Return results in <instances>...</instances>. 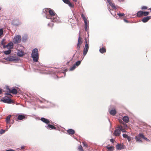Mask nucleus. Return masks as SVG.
Masks as SVG:
<instances>
[{"label": "nucleus", "instance_id": "f257e3e1", "mask_svg": "<svg viewBox=\"0 0 151 151\" xmlns=\"http://www.w3.org/2000/svg\"><path fill=\"white\" fill-rule=\"evenodd\" d=\"M48 9L49 15L46 16V18L50 19L52 22L59 23L60 22L59 17L55 13L52 9Z\"/></svg>", "mask_w": 151, "mask_h": 151}, {"label": "nucleus", "instance_id": "f03ea898", "mask_svg": "<svg viewBox=\"0 0 151 151\" xmlns=\"http://www.w3.org/2000/svg\"><path fill=\"white\" fill-rule=\"evenodd\" d=\"M31 56L34 62H36L38 61L39 59V55L38 50L37 48H35L32 50Z\"/></svg>", "mask_w": 151, "mask_h": 151}, {"label": "nucleus", "instance_id": "7ed1b4c3", "mask_svg": "<svg viewBox=\"0 0 151 151\" xmlns=\"http://www.w3.org/2000/svg\"><path fill=\"white\" fill-rule=\"evenodd\" d=\"M5 60L11 62H16L19 60L17 57L12 56L7 57L5 58Z\"/></svg>", "mask_w": 151, "mask_h": 151}, {"label": "nucleus", "instance_id": "20e7f679", "mask_svg": "<svg viewBox=\"0 0 151 151\" xmlns=\"http://www.w3.org/2000/svg\"><path fill=\"white\" fill-rule=\"evenodd\" d=\"M21 37L20 35H17L15 36L13 40V42L14 44L19 43L21 40Z\"/></svg>", "mask_w": 151, "mask_h": 151}, {"label": "nucleus", "instance_id": "39448f33", "mask_svg": "<svg viewBox=\"0 0 151 151\" xmlns=\"http://www.w3.org/2000/svg\"><path fill=\"white\" fill-rule=\"evenodd\" d=\"M86 44L83 50V55L85 56L87 53L89 49V45L87 43V41L86 40Z\"/></svg>", "mask_w": 151, "mask_h": 151}, {"label": "nucleus", "instance_id": "423d86ee", "mask_svg": "<svg viewBox=\"0 0 151 151\" xmlns=\"http://www.w3.org/2000/svg\"><path fill=\"white\" fill-rule=\"evenodd\" d=\"M1 100L3 102L8 104H11L12 103L11 100L8 97L5 98L3 99H1Z\"/></svg>", "mask_w": 151, "mask_h": 151}, {"label": "nucleus", "instance_id": "0eeeda50", "mask_svg": "<svg viewBox=\"0 0 151 151\" xmlns=\"http://www.w3.org/2000/svg\"><path fill=\"white\" fill-rule=\"evenodd\" d=\"M12 24L14 26H17L21 24V23L19 22V19H16L13 20Z\"/></svg>", "mask_w": 151, "mask_h": 151}, {"label": "nucleus", "instance_id": "6e6552de", "mask_svg": "<svg viewBox=\"0 0 151 151\" xmlns=\"http://www.w3.org/2000/svg\"><path fill=\"white\" fill-rule=\"evenodd\" d=\"M40 120L42 121L43 122L47 124H48L51 123L50 122L49 120L48 119H45L43 117H42L41 118Z\"/></svg>", "mask_w": 151, "mask_h": 151}, {"label": "nucleus", "instance_id": "1a4fd4ad", "mask_svg": "<svg viewBox=\"0 0 151 151\" xmlns=\"http://www.w3.org/2000/svg\"><path fill=\"white\" fill-rule=\"evenodd\" d=\"M151 18V16H147L145 17L142 19V21L143 22L145 23L147 22Z\"/></svg>", "mask_w": 151, "mask_h": 151}, {"label": "nucleus", "instance_id": "9d476101", "mask_svg": "<svg viewBox=\"0 0 151 151\" xmlns=\"http://www.w3.org/2000/svg\"><path fill=\"white\" fill-rule=\"evenodd\" d=\"M46 127L47 129H56V127L50 124H48L47 126H46Z\"/></svg>", "mask_w": 151, "mask_h": 151}, {"label": "nucleus", "instance_id": "9b49d317", "mask_svg": "<svg viewBox=\"0 0 151 151\" xmlns=\"http://www.w3.org/2000/svg\"><path fill=\"white\" fill-rule=\"evenodd\" d=\"M121 133V131L118 129H116L114 132V135L116 136H119Z\"/></svg>", "mask_w": 151, "mask_h": 151}, {"label": "nucleus", "instance_id": "f8f14e48", "mask_svg": "<svg viewBox=\"0 0 151 151\" xmlns=\"http://www.w3.org/2000/svg\"><path fill=\"white\" fill-rule=\"evenodd\" d=\"M9 91L10 93H12L14 94H17V90L15 88H13L11 90L9 89Z\"/></svg>", "mask_w": 151, "mask_h": 151}, {"label": "nucleus", "instance_id": "ddd939ff", "mask_svg": "<svg viewBox=\"0 0 151 151\" xmlns=\"http://www.w3.org/2000/svg\"><path fill=\"white\" fill-rule=\"evenodd\" d=\"M25 118V116H24V115H23L22 114L19 115L18 116L17 120H17H21L24 119Z\"/></svg>", "mask_w": 151, "mask_h": 151}, {"label": "nucleus", "instance_id": "4468645a", "mask_svg": "<svg viewBox=\"0 0 151 151\" xmlns=\"http://www.w3.org/2000/svg\"><path fill=\"white\" fill-rule=\"evenodd\" d=\"M67 132L70 134H73L75 133V131L72 129H70L67 130Z\"/></svg>", "mask_w": 151, "mask_h": 151}, {"label": "nucleus", "instance_id": "2eb2a0df", "mask_svg": "<svg viewBox=\"0 0 151 151\" xmlns=\"http://www.w3.org/2000/svg\"><path fill=\"white\" fill-rule=\"evenodd\" d=\"M122 119L125 122L127 123L129 121V117L127 116H124L123 117Z\"/></svg>", "mask_w": 151, "mask_h": 151}, {"label": "nucleus", "instance_id": "dca6fc26", "mask_svg": "<svg viewBox=\"0 0 151 151\" xmlns=\"http://www.w3.org/2000/svg\"><path fill=\"white\" fill-rule=\"evenodd\" d=\"M109 113L111 115L114 116L116 114V112L115 109H112L109 111Z\"/></svg>", "mask_w": 151, "mask_h": 151}, {"label": "nucleus", "instance_id": "f3484780", "mask_svg": "<svg viewBox=\"0 0 151 151\" xmlns=\"http://www.w3.org/2000/svg\"><path fill=\"white\" fill-rule=\"evenodd\" d=\"M123 146L121 144H118L116 146V149L119 150H121L123 148Z\"/></svg>", "mask_w": 151, "mask_h": 151}, {"label": "nucleus", "instance_id": "a211bd4d", "mask_svg": "<svg viewBox=\"0 0 151 151\" xmlns=\"http://www.w3.org/2000/svg\"><path fill=\"white\" fill-rule=\"evenodd\" d=\"M106 147L108 150L107 151H113L114 150V147L113 146H106Z\"/></svg>", "mask_w": 151, "mask_h": 151}, {"label": "nucleus", "instance_id": "6ab92c4d", "mask_svg": "<svg viewBox=\"0 0 151 151\" xmlns=\"http://www.w3.org/2000/svg\"><path fill=\"white\" fill-rule=\"evenodd\" d=\"M137 16L139 17H141L143 15V11H139L137 13Z\"/></svg>", "mask_w": 151, "mask_h": 151}, {"label": "nucleus", "instance_id": "aec40b11", "mask_svg": "<svg viewBox=\"0 0 151 151\" xmlns=\"http://www.w3.org/2000/svg\"><path fill=\"white\" fill-rule=\"evenodd\" d=\"M17 55L19 57H22L24 55V53L21 51H19L17 53Z\"/></svg>", "mask_w": 151, "mask_h": 151}, {"label": "nucleus", "instance_id": "412c9836", "mask_svg": "<svg viewBox=\"0 0 151 151\" xmlns=\"http://www.w3.org/2000/svg\"><path fill=\"white\" fill-rule=\"evenodd\" d=\"M99 51L101 53H103L106 52V50L104 47H102L100 49Z\"/></svg>", "mask_w": 151, "mask_h": 151}, {"label": "nucleus", "instance_id": "4be33fe9", "mask_svg": "<svg viewBox=\"0 0 151 151\" xmlns=\"http://www.w3.org/2000/svg\"><path fill=\"white\" fill-rule=\"evenodd\" d=\"M11 116V115H9L7 116V118H6V122H7V123H9V122L10 121V119Z\"/></svg>", "mask_w": 151, "mask_h": 151}, {"label": "nucleus", "instance_id": "5701e85b", "mask_svg": "<svg viewBox=\"0 0 151 151\" xmlns=\"http://www.w3.org/2000/svg\"><path fill=\"white\" fill-rule=\"evenodd\" d=\"M140 138L138 137V136H136L135 137V139L138 142H141L142 141L140 139Z\"/></svg>", "mask_w": 151, "mask_h": 151}, {"label": "nucleus", "instance_id": "b1692460", "mask_svg": "<svg viewBox=\"0 0 151 151\" xmlns=\"http://www.w3.org/2000/svg\"><path fill=\"white\" fill-rule=\"evenodd\" d=\"M13 44L12 42L9 43L7 45V46H9L10 48H12L13 47Z\"/></svg>", "mask_w": 151, "mask_h": 151}, {"label": "nucleus", "instance_id": "393cba45", "mask_svg": "<svg viewBox=\"0 0 151 151\" xmlns=\"http://www.w3.org/2000/svg\"><path fill=\"white\" fill-rule=\"evenodd\" d=\"M11 52V50H8L7 51H5L4 52V53L6 55H8L10 54Z\"/></svg>", "mask_w": 151, "mask_h": 151}, {"label": "nucleus", "instance_id": "a878e982", "mask_svg": "<svg viewBox=\"0 0 151 151\" xmlns=\"http://www.w3.org/2000/svg\"><path fill=\"white\" fill-rule=\"evenodd\" d=\"M109 4L111 6L112 8H113V9H116V8L115 6V4L114 3L111 2V3H110Z\"/></svg>", "mask_w": 151, "mask_h": 151}, {"label": "nucleus", "instance_id": "bb28decb", "mask_svg": "<svg viewBox=\"0 0 151 151\" xmlns=\"http://www.w3.org/2000/svg\"><path fill=\"white\" fill-rule=\"evenodd\" d=\"M81 61H78L76 62V63L74 65H75V66H79L81 63Z\"/></svg>", "mask_w": 151, "mask_h": 151}, {"label": "nucleus", "instance_id": "cd10ccee", "mask_svg": "<svg viewBox=\"0 0 151 151\" xmlns=\"http://www.w3.org/2000/svg\"><path fill=\"white\" fill-rule=\"evenodd\" d=\"M138 136L140 139L141 138H143L144 137V135L142 133L139 134Z\"/></svg>", "mask_w": 151, "mask_h": 151}, {"label": "nucleus", "instance_id": "c85d7f7f", "mask_svg": "<svg viewBox=\"0 0 151 151\" xmlns=\"http://www.w3.org/2000/svg\"><path fill=\"white\" fill-rule=\"evenodd\" d=\"M76 66H75V65L74 64V65L72 67H71L69 70L70 71H72L73 70H74L75 68H76Z\"/></svg>", "mask_w": 151, "mask_h": 151}, {"label": "nucleus", "instance_id": "c756f323", "mask_svg": "<svg viewBox=\"0 0 151 151\" xmlns=\"http://www.w3.org/2000/svg\"><path fill=\"white\" fill-rule=\"evenodd\" d=\"M149 13L148 12H143V15H144V16H147L149 14Z\"/></svg>", "mask_w": 151, "mask_h": 151}, {"label": "nucleus", "instance_id": "7c9ffc66", "mask_svg": "<svg viewBox=\"0 0 151 151\" xmlns=\"http://www.w3.org/2000/svg\"><path fill=\"white\" fill-rule=\"evenodd\" d=\"M78 149L79 151H84L81 145L78 147Z\"/></svg>", "mask_w": 151, "mask_h": 151}, {"label": "nucleus", "instance_id": "2f4dec72", "mask_svg": "<svg viewBox=\"0 0 151 151\" xmlns=\"http://www.w3.org/2000/svg\"><path fill=\"white\" fill-rule=\"evenodd\" d=\"M85 31H88V24L87 23L85 24Z\"/></svg>", "mask_w": 151, "mask_h": 151}, {"label": "nucleus", "instance_id": "473e14b6", "mask_svg": "<svg viewBox=\"0 0 151 151\" xmlns=\"http://www.w3.org/2000/svg\"><path fill=\"white\" fill-rule=\"evenodd\" d=\"M67 4H68V6L70 7H74L73 5L70 2V1Z\"/></svg>", "mask_w": 151, "mask_h": 151}, {"label": "nucleus", "instance_id": "72a5a7b5", "mask_svg": "<svg viewBox=\"0 0 151 151\" xmlns=\"http://www.w3.org/2000/svg\"><path fill=\"white\" fill-rule=\"evenodd\" d=\"M117 15L119 16L120 17H121L123 16L124 15V13H119L117 14Z\"/></svg>", "mask_w": 151, "mask_h": 151}, {"label": "nucleus", "instance_id": "f704fd0d", "mask_svg": "<svg viewBox=\"0 0 151 151\" xmlns=\"http://www.w3.org/2000/svg\"><path fill=\"white\" fill-rule=\"evenodd\" d=\"M83 20L84 21V23H87V19L85 17H83Z\"/></svg>", "mask_w": 151, "mask_h": 151}, {"label": "nucleus", "instance_id": "c9c22d12", "mask_svg": "<svg viewBox=\"0 0 151 151\" xmlns=\"http://www.w3.org/2000/svg\"><path fill=\"white\" fill-rule=\"evenodd\" d=\"M83 20L84 21V23H87V19L85 17H83Z\"/></svg>", "mask_w": 151, "mask_h": 151}, {"label": "nucleus", "instance_id": "e433bc0d", "mask_svg": "<svg viewBox=\"0 0 151 151\" xmlns=\"http://www.w3.org/2000/svg\"><path fill=\"white\" fill-rule=\"evenodd\" d=\"M48 9H50L49 8H45L43 10V12H44L45 13L47 11V10H48Z\"/></svg>", "mask_w": 151, "mask_h": 151}, {"label": "nucleus", "instance_id": "4c0bfd02", "mask_svg": "<svg viewBox=\"0 0 151 151\" xmlns=\"http://www.w3.org/2000/svg\"><path fill=\"white\" fill-rule=\"evenodd\" d=\"M3 33V31L2 29H0V36L2 35Z\"/></svg>", "mask_w": 151, "mask_h": 151}, {"label": "nucleus", "instance_id": "58836bf2", "mask_svg": "<svg viewBox=\"0 0 151 151\" xmlns=\"http://www.w3.org/2000/svg\"><path fill=\"white\" fill-rule=\"evenodd\" d=\"M65 3L67 4L70 1L69 0H62Z\"/></svg>", "mask_w": 151, "mask_h": 151}, {"label": "nucleus", "instance_id": "ea45409f", "mask_svg": "<svg viewBox=\"0 0 151 151\" xmlns=\"http://www.w3.org/2000/svg\"><path fill=\"white\" fill-rule=\"evenodd\" d=\"M122 136L124 137L125 138H127V137H128V135L126 134H123Z\"/></svg>", "mask_w": 151, "mask_h": 151}, {"label": "nucleus", "instance_id": "a19ab883", "mask_svg": "<svg viewBox=\"0 0 151 151\" xmlns=\"http://www.w3.org/2000/svg\"><path fill=\"white\" fill-rule=\"evenodd\" d=\"M83 144V146L85 147L86 148L87 147V145L85 143H84V142L82 143Z\"/></svg>", "mask_w": 151, "mask_h": 151}, {"label": "nucleus", "instance_id": "79ce46f5", "mask_svg": "<svg viewBox=\"0 0 151 151\" xmlns=\"http://www.w3.org/2000/svg\"><path fill=\"white\" fill-rule=\"evenodd\" d=\"M81 39L80 38V36H79L78 43L79 44H81Z\"/></svg>", "mask_w": 151, "mask_h": 151}, {"label": "nucleus", "instance_id": "37998d69", "mask_svg": "<svg viewBox=\"0 0 151 151\" xmlns=\"http://www.w3.org/2000/svg\"><path fill=\"white\" fill-rule=\"evenodd\" d=\"M5 131L4 130L1 129L0 130V134H2L4 133Z\"/></svg>", "mask_w": 151, "mask_h": 151}, {"label": "nucleus", "instance_id": "c03bdc74", "mask_svg": "<svg viewBox=\"0 0 151 151\" xmlns=\"http://www.w3.org/2000/svg\"><path fill=\"white\" fill-rule=\"evenodd\" d=\"M118 129L121 130L122 129H123V127L121 125L119 126L118 127Z\"/></svg>", "mask_w": 151, "mask_h": 151}, {"label": "nucleus", "instance_id": "a18cd8bd", "mask_svg": "<svg viewBox=\"0 0 151 151\" xmlns=\"http://www.w3.org/2000/svg\"><path fill=\"white\" fill-rule=\"evenodd\" d=\"M147 9V7L145 6H143L142 7V8H141V9Z\"/></svg>", "mask_w": 151, "mask_h": 151}, {"label": "nucleus", "instance_id": "49530a36", "mask_svg": "<svg viewBox=\"0 0 151 151\" xmlns=\"http://www.w3.org/2000/svg\"><path fill=\"white\" fill-rule=\"evenodd\" d=\"M127 139H128V141L129 142L130 141V140H131V138L129 137V136H128L127 137Z\"/></svg>", "mask_w": 151, "mask_h": 151}, {"label": "nucleus", "instance_id": "de8ad7c7", "mask_svg": "<svg viewBox=\"0 0 151 151\" xmlns=\"http://www.w3.org/2000/svg\"><path fill=\"white\" fill-rule=\"evenodd\" d=\"M80 44L78 43L77 44V47L78 49H79V48H80Z\"/></svg>", "mask_w": 151, "mask_h": 151}, {"label": "nucleus", "instance_id": "09e8293b", "mask_svg": "<svg viewBox=\"0 0 151 151\" xmlns=\"http://www.w3.org/2000/svg\"><path fill=\"white\" fill-rule=\"evenodd\" d=\"M121 131H122V132H126L125 130L124 129H123V128L121 130Z\"/></svg>", "mask_w": 151, "mask_h": 151}, {"label": "nucleus", "instance_id": "8fccbe9b", "mask_svg": "<svg viewBox=\"0 0 151 151\" xmlns=\"http://www.w3.org/2000/svg\"><path fill=\"white\" fill-rule=\"evenodd\" d=\"M143 139H145V140H146L147 141H149V139H147V138H146V137H144V138H143Z\"/></svg>", "mask_w": 151, "mask_h": 151}, {"label": "nucleus", "instance_id": "3c124183", "mask_svg": "<svg viewBox=\"0 0 151 151\" xmlns=\"http://www.w3.org/2000/svg\"><path fill=\"white\" fill-rule=\"evenodd\" d=\"M108 2L109 4L110 3H111L112 1L110 0H106Z\"/></svg>", "mask_w": 151, "mask_h": 151}, {"label": "nucleus", "instance_id": "603ef678", "mask_svg": "<svg viewBox=\"0 0 151 151\" xmlns=\"http://www.w3.org/2000/svg\"><path fill=\"white\" fill-rule=\"evenodd\" d=\"M108 2L109 4L110 3H111L112 1L110 0H106Z\"/></svg>", "mask_w": 151, "mask_h": 151}, {"label": "nucleus", "instance_id": "864d4df0", "mask_svg": "<svg viewBox=\"0 0 151 151\" xmlns=\"http://www.w3.org/2000/svg\"><path fill=\"white\" fill-rule=\"evenodd\" d=\"M24 148V146H21V150L23 149Z\"/></svg>", "mask_w": 151, "mask_h": 151}, {"label": "nucleus", "instance_id": "5fc2aeb1", "mask_svg": "<svg viewBox=\"0 0 151 151\" xmlns=\"http://www.w3.org/2000/svg\"><path fill=\"white\" fill-rule=\"evenodd\" d=\"M6 151H15V150L12 149H10L6 150Z\"/></svg>", "mask_w": 151, "mask_h": 151}, {"label": "nucleus", "instance_id": "6e6d98bb", "mask_svg": "<svg viewBox=\"0 0 151 151\" xmlns=\"http://www.w3.org/2000/svg\"><path fill=\"white\" fill-rule=\"evenodd\" d=\"M110 141L111 142H114V140L113 139H110Z\"/></svg>", "mask_w": 151, "mask_h": 151}, {"label": "nucleus", "instance_id": "4d7b16f0", "mask_svg": "<svg viewBox=\"0 0 151 151\" xmlns=\"http://www.w3.org/2000/svg\"><path fill=\"white\" fill-rule=\"evenodd\" d=\"M123 124L124 125V127H127V125L125 123L124 124V123Z\"/></svg>", "mask_w": 151, "mask_h": 151}, {"label": "nucleus", "instance_id": "13d9d810", "mask_svg": "<svg viewBox=\"0 0 151 151\" xmlns=\"http://www.w3.org/2000/svg\"><path fill=\"white\" fill-rule=\"evenodd\" d=\"M81 17H82V18H83V17H85V16H84V15L82 14L81 15Z\"/></svg>", "mask_w": 151, "mask_h": 151}, {"label": "nucleus", "instance_id": "bf43d9fd", "mask_svg": "<svg viewBox=\"0 0 151 151\" xmlns=\"http://www.w3.org/2000/svg\"><path fill=\"white\" fill-rule=\"evenodd\" d=\"M119 122L120 123H122V124H123L124 123V122H123V121H122V120H120L119 121Z\"/></svg>", "mask_w": 151, "mask_h": 151}, {"label": "nucleus", "instance_id": "052dcab7", "mask_svg": "<svg viewBox=\"0 0 151 151\" xmlns=\"http://www.w3.org/2000/svg\"><path fill=\"white\" fill-rule=\"evenodd\" d=\"M124 20L125 22H127V23L128 22V21L127 20L125 19H124Z\"/></svg>", "mask_w": 151, "mask_h": 151}, {"label": "nucleus", "instance_id": "680f3d73", "mask_svg": "<svg viewBox=\"0 0 151 151\" xmlns=\"http://www.w3.org/2000/svg\"><path fill=\"white\" fill-rule=\"evenodd\" d=\"M2 93V91L0 89V94H1Z\"/></svg>", "mask_w": 151, "mask_h": 151}, {"label": "nucleus", "instance_id": "e2e57ef3", "mask_svg": "<svg viewBox=\"0 0 151 151\" xmlns=\"http://www.w3.org/2000/svg\"><path fill=\"white\" fill-rule=\"evenodd\" d=\"M73 1L76 2L77 1V0H73Z\"/></svg>", "mask_w": 151, "mask_h": 151}, {"label": "nucleus", "instance_id": "0e129e2a", "mask_svg": "<svg viewBox=\"0 0 151 151\" xmlns=\"http://www.w3.org/2000/svg\"><path fill=\"white\" fill-rule=\"evenodd\" d=\"M7 95H10V96H11V94H9V93L7 94Z\"/></svg>", "mask_w": 151, "mask_h": 151}, {"label": "nucleus", "instance_id": "69168bd1", "mask_svg": "<svg viewBox=\"0 0 151 151\" xmlns=\"http://www.w3.org/2000/svg\"><path fill=\"white\" fill-rule=\"evenodd\" d=\"M50 24H49V23L48 24V26H50Z\"/></svg>", "mask_w": 151, "mask_h": 151}, {"label": "nucleus", "instance_id": "338daca9", "mask_svg": "<svg viewBox=\"0 0 151 151\" xmlns=\"http://www.w3.org/2000/svg\"><path fill=\"white\" fill-rule=\"evenodd\" d=\"M52 25H53V24H52Z\"/></svg>", "mask_w": 151, "mask_h": 151}, {"label": "nucleus", "instance_id": "774afa93", "mask_svg": "<svg viewBox=\"0 0 151 151\" xmlns=\"http://www.w3.org/2000/svg\"><path fill=\"white\" fill-rule=\"evenodd\" d=\"M150 11H151V9H150Z\"/></svg>", "mask_w": 151, "mask_h": 151}]
</instances>
